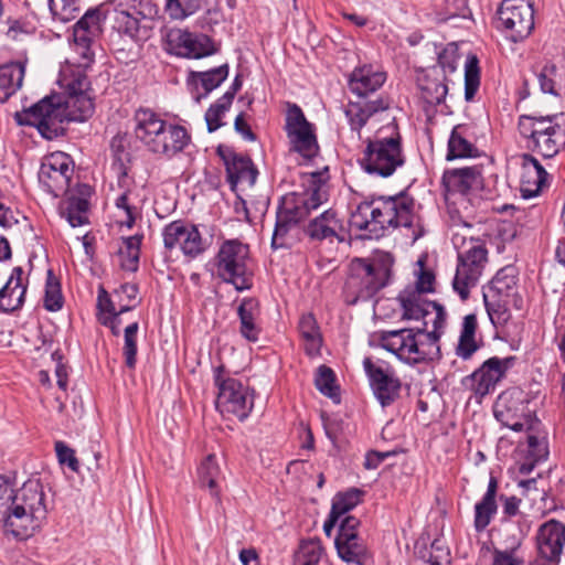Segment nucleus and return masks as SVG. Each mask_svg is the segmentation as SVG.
Returning a JSON list of instances; mask_svg holds the SVG:
<instances>
[{
	"label": "nucleus",
	"mask_w": 565,
	"mask_h": 565,
	"mask_svg": "<svg viewBox=\"0 0 565 565\" xmlns=\"http://www.w3.org/2000/svg\"><path fill=\"white\" fill-rule=\"evenodd\" d=\"M350 224L370 238L383 237L397 227L409 230L413 241L425 234L422 218L415 213V200L406 192L362 201L351 213Z\"/></svg>",
	"instance_id": "obj_1"
},
{
	"label": "nucleus",
	"mask_w": 565,
	"mask_h": 565,
	"mask_svg": "<svg viewBox=\"0 0 565 565\" xmlns=\"http://www.w3.org/2000/svg\"><path fill=\"white\" fill-rule=\"evenodd\" d=\"M46 515V495L39 479H30L15 490L8 478L0 476V524L7 533L28 539Z\"/></svg>",
	"instance_id": "obj_2"
},
{
	"label": "nucleus",
	"mask_w": 565,
	"mask_h": 565,
	"mask_svg": "<svg viewBox=\"0 0 565 565\" xmlns=\"http://www.w3.org/2000/svg\"><path fill=\"white\" fill-rule=\"evenodd\" d=\"M94 113L92 94L74 97L58 95L46 96L22 113L15 114L19 125L35 127L47 140L57 138L65 132L64 124L84 121Z\"/></svg>",
	"instance_id": "obj_3"
},
{
	"label": "nucleus",
	"mask_w": 565,
	"mask_h": 565,
	"mask_svg": "<svg viewBox=\"0 0 565 565\" xmlns=\"http://www.w3.org/2000/svg\"><path fill=\"white\" fill-rule=\"evenodd\" d=\"M327 180V172H312L308 178L306 190L286 194L281 199L271 238L274 248L282 247L285 245L284 236L290 227L305 221L312 211L329 200Z\"/></svg>",
	"instance_id": "obj_4"
},
{
	"label": "nucleus",
	"mask_w": 565,
	"mask_h": 565,
	"mask_svg": "<svg viewBox=\"0 0 565 565\" xmlns=\"http://www.w3.org/2000/svg\"><path fill=\"white\" fill-rule=\"evenodd\" d=\"M444 329L427 328L386 331L381 337L383 349L394 353L402 362L415 366L440 359L439 340Z\"/></svg>",
	"instance_id": "obj_5"
},
{
	"label": "nucleus",
	"mask_w": 565,
	"mask_h": 565,
	"mask_svg": "<svg viewBox=\"0 0 565 565\" xmlns=\"http://www.w3.org/2000/svg\"><path fill=\"white\" fill-rule=\"evenodd\" d=\"M518 131L526 150L542 156L544 159L554 158L565 148V115H520Z\"/></svg>",
	"instance_id": "obj_6"
},
{
	"label": "nucleus",
	"mask_w": 565,
	"mask_h": 565,
	"mask_svg": "<svg viewBox=\"0 0 565 565\" xmlns=\"http://www.w3.org/2000/svg\"><path fill=\"white\" fill-rule=\"evenodd\" d=\"M364 142L365 148L359 162L366 173L388 178L405 164L402 136L395 121L379 129L374 137Z\"/></svg>",
	"instance_id": "obj_7"
},
{
	"label": "nucleus",
	"mask_w": 565,
	"mask_h": 565,
	"mask_svg": "<svg viewBox=\"0 0 565 565\" xmlns=\"http://www.w3.org/2000/svg\"><path fill=\"white\" fill-rule=\"evenodd\" d=\"M457 248V268L452 279V288L462 301L470 296L471 288L476 287L488 262V249L480 238L455 235L452 238Z\"/></svg>",
	"instance_id": "obj_8"
},
{
	"label": "nucleus",
	"mask_w": 565,
	"mask_h": 565,
	"mask_svg": "<svg viewBox=\"0 0 565 565\" xmlns=\"http://www.w3.org/2000/svg\"><path fill=\"white\" fill-rule=\"evenodd\" d=\"M457 248V268L452 279V288L462 301L470 296L471 288L476 287L488 262V249L480 238L455 235L452 238Z\"/></svg>",
	"instance_id": "obj_9"
},
{
	"label": "nucleus",
	"mask_w": 565,
	"mask_h": 565,
	"mask_svg": "<svg viewBox=\"0 0 565 565\" xmlns=\"http://www.w3.org/2000/svg\"><path fill=\"white\" fill-rule=\"evenodd\" d=\"M392 265L388 257L372 260L356 258L352 263V274L347 286L356 299L369 300L388 285Z\"/></svg>",
	"instance_id": "obj_10"
},
{
	"label": "nucleus",
	"mask_w": 565,
	"mask_h": 565,
	"mask_svg": "<svg viewBox=\"0 0 565 565\" xmlns=\"http://www.w3.org/2000/svg\"><path fill=\"white\" fill-rule=\"evenodd\" d=\"M497 29L516 43L527 38L534 28V10L527 0H502L497 11Z\"/></svg>",
	"instance_id": "obj_11"
},
{
	"label": "nucleus",
	"mask_w": 565,
	"mask_h": 565,
	"mask_svg": "<svg viewBox=\"0 0 565 565\" xmlns=\"http://www.w3.org/2000/svg\"><path fill=\"white\" fill-rule=\"evenodd\" d=\"M363 369L370 387L382 407L391 406L401 395L402 381L395 370L383 360L364 358Z\"/></svg>",
	"instance_id": "obj_12"
},
{
	"label": "nucleus",
	"mask_w": 565,
	"mask_h": 565,
	"mask_svg": "<svg viewBox=\"0 0 565 565\" xmlns=\"http://www.w3.org/2000/svg\"><path fill=\"white\" fill-rule=\"evenodd\" d=\"M285 131L290 143V150L298 152L306 159L317 156L319 146L315 128L295 103H287Z\"/></svg>",
	"instance_id": "obj_13"
},
{
	"label": "nucleus",
	"mask_w": 565,
	"mask_h": 565,
	"mask_svg": "<svg viewBox=\"0 0 565 565\" xmlns=\"http://www.w3.org/2000/svg\"><path fill=\"white\" fill-rule=\"evenodd\" d=\"M246 258L247 246L238 239L225 241L217 253L216 267L220 277L233 284L237 290L247 289Z\"/></svg>",
	"instance_id": "obj_14"
},
{
	"label": "nucleus",
	"mask_w": 565,
	"mask_h": 565,
	"mask_svg": "<svg viewBox=\"0 0 565 565\" xmlns=\"http://www.w3.org/2000/svg\"><path fill=\"white\" fill-rule=\"evenodd\" d=\"M361 522L353 515L341 519L334 545L339 557L348 565H366L370 552L359 534Z\"/></svg>",
	"instance_id": "obj_15"
},
{
	"label": "nucleus",
	"mask_w": 565,
	"mask_h": 565,
	"mask_svg": "<svg viewBox=\"0 0 565 565\" xmlns=\"http://www.w3.org/2000/svg\"><path fill=\"white\" fill-rule=\"evenodd\" d=\"M73 173L74 166L71 157L56 151L44 158L39 171V181L46 192L57 198L67 192Z\"/></svg>",
	"instance_id": "obj_16"
},
{
	"label": "nucleus",
	"mask_w": 565,
	"mask_h": 565,
	"mask_svg": "<svg viewBox=\"0 0 565 565\" xmlns=\"http://www.w3.org/2000/svg\"><path fill=\"white\" fill-rule=\"evenodd\" d=\"M397 300L403 308L404 319H423V328H427L430 322L435 329L445 328L447 317L445 308L436 301L427 300L418 290H403Z\"/></svg>",
	"instance_id": "obj_17"
},
{
	"label": "nucleus",
	"mask_w": 565,
	"mask_h": 565,
	"mask_svg": "<svg viewBox=\"0 0 565 565\" xmlns=\"http://www.w3.org/2000/svg\"><path fill=\"white\" fill-rule=\"evenodd\" d=\"M514 356L500 359L492 356L484 361L482 365L462 379L461 384L465 388L473 392L480 398L494 391L497 384L504 377L505 372L513 366Z\"/></svg>",
	"instance_id": "obj_18"
},
{
	"label": "nucleus",
	"mask_w": 565,
	"mask_h": 565,
	"mask_svg": "<svg viewBox=\"0 0 565 565\" xmlns=\"http://www.w3.org/2000/svg\"><path fill=\"white\" fill-rule=\"evenodd\" d=\"M162 236L167 249L179 247L184 256L190 258H195L206 249L205 241L198 227L181 220L166 225Z\"/></svg>",
	"instance_id": "obj_19"
},
{
	"label": "nucleus",
	"mask_w": 565,
	"mask_h": 565,
	"mask_svg": "<svg viewBox=\"0 0 565 565\" xmlns=\"http://www.w3.org/2000/svg\"><path fill=\"white\" fill-rule=\"evenodd\" d=\"M539 565H558L565 546V524L555 519L540 525L536 536Z\"/></svg>",
	"instance_id": "obj_20"
},
{
	"label": "nucleus",
	"mask_w": 565,
	"mask_h": 565,
	"mask_svg": "<svg viewBox=\"0 0 565 565\" xmlns=\"http://www.w3.org/2000/svg\"><path fill=\"white\" fill-rule=\"evenodd\" d=\"M135 137L151 153L168 150L164 143V131L168 122L149 108H139L134 116Z\"/></svg>",
	"instance_id": "obj_21"
},
{
	"label": "nucleus",
	"mask_w": 565,
	"mask_h": 565,
	"mask_svg": "<svg viewBox=\"0 0 565 565\" xmlns=\"http://www.w3.org/2000/svg\"><path fill=\"white\" fill-rule=\"evenodd\" d=\"M215 383L218 386L215 402L217 411L228 420L237 419L239 423H243L247 417V390L241 381L233 377L221 381L217 375Z\"/></svg>",
	"instance_id": "obj_22"
},
{
	"label": "nucleus",
	"mask_w": 565,
	"mask_h": 565,
	"mask_svg": "<svg viewBox=\"0 0 565 565\" xmlns=\"http://www.w3.org/2000/svg\"><path fill=\"white\" fill-rule=\"evenodd\" d=\"M302 231L308 241L313 244L345 242L343 221L334 209H328L310 218Z\"/></svg>",
	"instance_id": "obj_23"
},
{
	"label": "nucleus",
	"mask_w": 565,
	"mask_h": 565,
	"mask_svg": "<svg viewBox=\"0 0 565 565\" xmlns=\"http://www.w3.org/2000/svg\"><path fill=\"white\" fill-rule=\"evenodd\" d=\"M217 154L223 160L226 171V181L231 190L236 194L234 209L237 213L244 214V220L247 221V201L238 193L237 186L241 181L247 177V158L235 151L230 146H218Z\"/></svg>",
	"instance_id": "obj_24"
},
{
	"label": "nucleus",
	"mask_w": 565,
	"mask_h": 565,
	"mask_svg": "<svg viewBox=\"0 0 565 565\" xmlns=\"http://www.w3.org/2000/svg\"><path fill=\"white\" fill-rule=\"evenodd\" d=\"M445 199L466 196L482 185V172L478 166L446 170L441 179Z\"/></svg>",
	"instance_id": "obj_25"
},
{
	"label": "nucleus",
	"mask_w": 565,
	"mask_h": 565,
	"mask_svg": "<svg viewBox=\"0 0 565 565\" xmlns=\"http://www.w3.org/2000/svg\"><path fill=\"white\" fill-rule=\"evenodd\" d=\"M168 42L177 55L188 58H201L215 52V46L209 36L182 30L171 31L168 34Z\"/></svg>",
	"instance_id": "obj_26"
},
{
	"label": "nucleus",
	"mask_w": 565,
	"mask_h": 565,
	"mask_svg": "<svg viewBox=\"0 0 565 565\" xmlns=\"http://www.w3.org/2000/svg\"><path fill=\"white\" fill-rule=\"evenodd\" d=\"M521 160V186L522 198L531 199L540 195L550 185V174L532 153L520 156Z\"/></svg>",
	"instance_id": "obj_27"
},
{
	"label": "nucleus",
	"mask_w": 565,
	"mask_h": 565,
	"mask_svg": "<svg viewBox=\"0 0 565 565\" xmlns=\"http://www.w3.org/2000/svg\"><path fill=\"white\" fill-rule=\"evenodd\" d=\"M391 99L387 96H377L375 99L362 98L359 102H350L344 110L351 130L360 132L369 119L380 111L390 108Z\"/></svg>",
	"instance_id": "obj_28"
},
{
	"label": "nucleus",
	"mask_w": 565,
	"mask_h": 565,
	"mask_svg": "<svg viewBox=\"0 0 565 565\" xmlns=\"http://www.w3.org/2000/svg\"><path fill=\"white\" fill-rule=\"evenodd\" d=\"M227 75V64H223L207 71L190 72L188 76V84L193 87L192 95L195 102L199 103L213 89L217 88L226 79Z\"/></svg>",
	"instance_id": "obj_29"
},
{
	"label": "nucleus",
	"mask_w": 565,
	"mask_h": 565,
	"mask_svg": "<svg viewBox=\"0 0 565 565\" xmlns=\"http://www.w3.org/2000/svg\"><path fill=\"white\" fill-rule=\"evenodd\" d=\"M386 81V74L376 71L372 65L355 67L349 77L350 90L361 98L376 92Z\"/></svg>",
	"instance_id": "obj_30"
},
{
	"label": "nucleus",
	"mask_w": 565,
	"mask_h": 565,
	"mask_svg": "<svg viewBox=\"0 0 565 565\" xmlns=\"http://www.w3.org/2000/svg\"><path fill=\"white\" fill-rule=\"evenodd\" d=\"M472 138L473 127L471 125H456L448 139L447 160L478 157V148Z\"/></svg>",
	"instance_id": "obj_31"
},
{
	"label": "nucleus",
	"mask_w": 565,
	"mask_h": 565,
	"mask_svg": "<svg viewBox=\"0 0 565 565\" xmlns=\"http://www.w3.org/2000/svg\"><path fill=\"white\" fill-rule=\"evenodd\" d=\"M420 97L430 105L441 104L448 93L447 76L441 75L437 67L429 68L417 79Z\"/></svg>",
	"instance_id": "obj_32"
},
{
	"label": "nucleus",
	"mask_w": 565,
	"mask_h": 565,
	"mask_svg": "<svg viewBox=\"0 0 565 565\" xmlns=\"http://www.w3.org/2000/svg\"><path fill=\"white\" fill-rule=\"evenodd\" d=\"M497 492L498 480L491 476L486 493L475 505L473 527L477 533L483 532L497 514Z\"/></svg>",
	"instance_id": "obj_33"
},
{
	"label": "nucleus",
	"mask_w": 565,
	"mask_h": 565,
	"mask_svg": "<svg viewBox=\"0 0 565 565\" xmlns=\"http://www.w3.org/2000/svg\"><path fill=\"white\" fill-rule=\"evenodd\" d=\"M21 267H14L6 285L0 289V311L20 309L24 302L26 288L22 285Z\"/></svg>",
	"instance_id": "obj_34"
},
{
	"label": "nucleus",
	"mask_w": 565,
	"mask_h": 565,
	"mask_svg": "<svg viewBox=\"0 0 565 565\" xmlns=\"http://www.w3.org/2000/svg\"><path fill=\"white\" fill-rule=\"evenodd\" d=\"M114 21V28L134 41H146L150 38L153 28L128 9L116 11Z\"/></svg>",
	"instance_id": "obj_35"
},
{
	"label": "nucleus",
	"mask_w": 565,
	"mask_h": 565,
	"mask_svg": "<svg viewBox=\"0 0 565 565\" xmlns=\"http://www.w3.org/2000/svg\"><path fill=\"white\" fill-rule=\"evenodd\" d=\"M516 281L518 269L512 265L505 266L483 287L482 296L493 294L498 298L511 300L516 295Z\"/></svg>",
	"instance_id": "obj_36"
},
{
	"label": "nucleus",
	"mask_w": 565,
	"mask_h": 565,
	"mask_svg": "<svg viewBox=\"0 0 565 565\" xmlns=\"http://www.w3.org/2000/svg\"><path fill=\"white\" fill-rule=\"evenodd\" d=\"M530 532V525L524 521L520 525V535H512L511 542L504 548L494 547L492 552V565H524V561L518 555L522 541Z\"/></svg>",
	"instance_id": "obj_37"
},
{
	"label": "nucleus",
	"mask_w": 565,
	"mask_h": 565,
	"mask_svg": "<svg viewBox=\"0 0 565 565\" xmlns=\"http://www.w3.org/2000/svg\"><path fill=\"white\" fill-rule=\"evenodd\" d=\"M25 68L20 62H11L0 67V102L3 103L22 85Z\"/></svg>",
	"instance_id": "obj_38"
},
{
	"label": "nucleus",
	"mask_w": 565,
	"mask_h": 565,
	"mask_svg": "<svg viewBox=\"0 0 565 565\" xmlns=\"http://www.w3.org/2000/svg\"><path fill=\"white\" fill-rule=\"evenodd\" d=\"M190 142L191 135L183 126L168 124L164 131V143H167L169 149H160V151H157L156 154L173 158L178 153L182 152L190 145Z\"/></svg>",
	"instance_id": "obj_39"
},
{
	"label": "nucleus",
	"mask_w": 565,
	"mask_h": 565,
	"mask_svg": "<svg viewBox=\"0 0 565 565\" xmlns=\"http://www.w3.org/2000/svg\"><path fill=\"white\" fill-rule=\"evenodd\" d=\"M198 472L201 486L207 487L212 495H217L218 483L222 479V471L216 461L215 455H207L200 465Z\"/></svg>",
	"instance_id": "obj_40"
},
{
	"label": "nucleus",
	"mask_w": 565,
	"mask_h": 565,
	"mask_svg": "<svg viewBox=\"0 0 565 565\" xmlns=\"http://www.w3.org/2000/svg\"><path fill=\"white\" fill-rule=\"evenodd\" d=\"M88 207L89 203L87 199L72 195L65 202V206L62 209V215L72 227L81 226L87 223Z\"/></svg>",
	"instance_id": "obj_41"
},
{
	"label": "nucleus",
	"mask_w": 565,
	"mask_h": 565,
	"mask_svg": "<svg viewBox=\"0 0 565 565\" xmlns=\"http://www.w3.org/2000/svg\"><path fill=\"white\" fill-rule=\"evenodd\" d=\"M510 301L509 299L498 298L493 294L483 295L487 313L494 327H502L510 320Z\"/></svg>",
	"instance_id": "obj_42"
},
{
	"label": "nucleus",
	"mask_w": 565,
	"mask_h": 565,
	"mask_svg": "<svg viewBox=\"0 0 565 565\" xmlns=\"http://www.w3.org/2000/svg\"><path fill=\"white\" fill-rule=\"evenodd\" d=\"M141 236L134 235L124 239L119 249L120 267L127 271H137L139 266Z\"/></svg>",
	"instance_id": "obj_43"
},
{
	"label": "nucleus",
	"mask_w": 565,
	"mask_h": 565,
	"mask_svg": "<svg viewBox=\"0 0 565 565\" xmlns=\"http://www.w3.org/2000/svg\"><path fill=\"white\" fill-rule=\"evenodd\" d=\"M335 374L333 370L327 365H320L317 370L315 385L317 390L332 401L340 402L339 386L335 384Z\"/></svg>",
	"instance_id": "obj_44"
},
{
	"label": "nucleus",
	"mask_w": 565,
	"mask_h": 565,
	"mask_svg": "<svg viewBox=\"0 0 565 565\" xmlns=\"http://www.w3.org/2000/svg\"><path fill=\"white\" fill-rule=\"evenodd\" d=\"M61 82L65 88V97L92 94L90 82L85 74V68L78 67L76 71H72L70 75L64 74Z\"/></svg>",
	"instance_id": "obj_45"
},
{
	"label": "nucleus",
	"mask_w": 565,
	"mask_h": 565,
	"mask_svg": "<svg viewBox=\"0 0 565 565\" xmlns=\"http://www.w3.org/2000/svg\"><path fill=\"white\" fill-rule=\"evenodd\" d=\"M480 86V67L479 60L476 55L470 54L465 62V99L470 102L473 99Z\"/></svg>",
	"instance_id": "obj_46"
},
{
	"label": "nucleus",
	"mask_w": 565,
	"mask_h": 565,
	"mask_svg": "<svg viewBox=\"0 0 565 565\" xmlns=\"http://www.w3.org/2000/svg\"><path fill=\"white\" fill-rule=\"evenodd\" d=\"M323 553L324 550L320 540L302 541L296 554V565H318Z\"/></svg>",
	"instance_id": "obj_47"
},
{
	"label": "nucleus",
	"mask_w": 565,
	"mask_h": 565,
	"mask_svg": "<svg viewBox=\"0 0 565 565\" xmlns=\"http://www.w3.org/2000/svg\"><path fill=\"white\" fill-rule=\"evenodd\" d=\"M459 58L460 54L458 44L455 42L448 43L437 51L438 66L436 67L441 75L447 76V74L456 72Z\"/></svg>",
	"instance_id": "obj_48"
},
{
	"label": "nucleus",
	"mask_w": 565,
	"mask_h": 565,
	"mask_svg": "<svg viewBox=\"0 0 565 565\" xmlns=\"http://www.w3.org/2000/svg\"><path fill=\"white\" fill-rule=\"evenodd\" d=\"M494 416L502 425L514 431H522L526 424V422L516 416L512 407L505 403L504 396H500L497 402L494 406Z\"/></svg>",
	"instance_id": "obj_49"
},
{
	"label": "nucleus",
	"mask_w": 565,
	"mask_h": 565,
	"mask_svg": "<svg viewBox=\"0 0 565 565\" xmlns=\"http://www.w3.org/2000/svg\"><path fill=\"white\" fill-rule=\"evenodd\" d=\"M362 493L363 492L356 488L337 493L332 499L331 510L334 514L342 518L361 502Z\"/></svg>",
	"instance_id": "obj_50"
},
{
	"label": "nucleus",
	"mask_w": 565,
	"mask_h": 565,
	"mask_svg": "<svg viewBox=\"0 0 565 565\" xmlns=\"http://www.w3.org/2000/svg\"><path fill=\"white\" fill-rule=\"evenodd\" d=\"M298 329L301 337L307 341L308 347H310L307 348L308 351L319 349L321 343V335L316 318L312 313L301 316L298 323Z\"/></svg>",
	"instance_id": "obj_51"
},
{
	"label": "nucleus",
	"mask_w": 565,
	"mask_h": 565,
	"mask_svg": "<svg viewBox=\"0 0 565 565\" xmlns=\"http://www.w3.org/2000/svg\"><path fill=\"white\" fill-rule=\"evenodd\" d=\"M536 78L540 85L541 90L544 94H551L553 96H558V68L553 63L544 64L541 70L536 73Z\"/></svg>",
	"instance_id": "obj_52"
},
{
	"label": "nucleus",
	"mask_w": 565,
	"mask_h": 565,
	"mask_svg": "<svg viewBox=\"0 0 565 565\" xmlns=\"http://www.w3.org/2000/svg\"><path fill=\"white\" fill-rule=\"evenodd\" d=\"M231 106V94H224L221 98H218L205 113V121L207 126V130L213 132L222 127L223 122L221 121L225 111Z\"/></svg>",
	"instance_id": "obj_53"
},
{
	"label": "nucleus",
	"mask_w": 565,
	"mask_h": 565,
	"mask_svg": "<svg viewBox=\"0 0 565 565\" xmlns=\"http://www.w3.org/2000/svg\"><path fill=\"white\" fill-rule=\"evenodd\" d=\"M63 307V296L58 280L54 277L53 271H47L44 308L49 311H57Z\"/></svg>",
	"instance_id": "obj_54"
},
{
	"label": "nucleus",
	"mask_w": 565,
	"mask_h": 565,
	"mask_svg": "<svg viewBox=\"0 0 565 565\" xmlns=\"http://www.w3.org/2000/svg\"><path fill=\"white\" fill-rule=\"evenodd\" d=\"M200 6V0H167L166 10L170 18L182 20L195 13Z\"/></svg>",
	"instance_id": "obj_55"
},
{
	"label": "nucleus",
	"mask_w": 565,
	"mask_h": 565,
	"mask_svg": "<svg viewBox=\"0 0 565 565\" xmlns=\"http://www.w3.org/2000/svg\"><path fill=\"white\" fill-rule=\"evenodd\" d=\"M139 329L138 322H132L125 328V344H124V356L125 363L129 369H134L136 365L137 356V332Z\"/></svg>",
	"instance_id": "obj_56"
},
{
	"label": "nucleus",
	"mask_w": 565,
	"mask_h": 565,
	"mask_svg": "<svg viewBox=\"0 0 565 565\" xmlns=\"http://www.w3.org/2000/svg\"><path fill=\"white\" fill-rule=\"evenodd\" d=\"M529 459L534 461L545 460L548 456L547 440L544 435L527 434Z\"/></svg>",
	"instance_id": "obj_57"
},
{
	"label": "nucleus",
	"mask_w": 565,
	"mask_h": 565,
	"mask_svg": "<svg viewBox=\"0 0 565 565\" xmlns=\"http://www.w3.org/2000/svg\"><path fill=\"white\" fill-rule=\"evenodd\" d=\"M500 499L503 502L502 513L504 515V520L511 519L514 516H519L520 518L518 521L519 530H520V525H522L524 523V521L527 522L529 525L531 526V522L527 520V516L525 514L521 513L519 510L520 504H521L520 498H518L515 495H511V497L501 495ZM516 535H520V532Z\"/></svg>",
	"instance_id": "obj_58"
},
{
	"label": "nucleus",
	"mask_w": 565,
	"mask_h": 565,
	"mask_svg": "<svg viewBox=\"0 0 565 565\" xmlns=\"http://www.w3.org/2000/svg\"><path fill=\"white\" fill-rule=\"evenodd\" d=\"M128 10L149 25H153V19L158 13V8L152 0H138V2L130 6Z\"/></svg>",
	"instance_id": "obj_59"
},
{
	"label": "nucleus",
	"mask_w": 565,
	"mask_h": 565,
	"mask_svg": "<svg viewBox=\"0 0 565 565\" xmlns=\"http://www.w3.org/2000/svg\"><path fill=\"white\" fill-rule=\"evenodd\" d=\"M110 147L114 152L113 170L118 175L119 185L122 186V183L128 175L127 167L122 159V154L125 153L124 146L121 145V140L117 141L116 139H113Z\"/></svg>",
	"instance_id": "obj_60"
},
{
	"label": "nucleus",
	"mask_w": 565,
	"mask_h": 565,
	"mask_svg": "<svg viewBox=\"0 0 565 565\" xmlns=\"http://www.w3.org/2000/svg\"><path fill=\"white\" fill-rule=\"evenodd\" d=\"M55 452L61 465H66L74 472L78 471L79 463L75 457V451L65 443L61 440L55 441Z\"/></svg>",
	"instance_id": "obj_61"
},
{
	"label": "nucleus",
	"mask_w": 565,
	"mask_h": 565,
	"mask_svg": "<svg viewBox=\"0 0 565 565\" xmlns=\"http://www.w3.org/2000/svg\"><path fill=\"white\" fill-rule=\"evenodd\" d=\"M138 286L135 284H122L114 290L113 297L117 300L118 308L121 305H137Z\"/></svg>",
	"instance_id": "obj_62"
},
{
	"label": "nucleus",
	"mask_w": 565,
	"mask_h": 565,
	"mask_svg": "<svg viewBox=\"0 0 565 565\" xmlns=\"http://www.w3.org/2000/svg\"><path fill=\"white\" fill-rule=\"evenodd\" d=\"M75 26L96 35L100 29V11L98 9L87 10L86 13L76 22Z\"/></svg>",
	"instance_id": "obj_63"
},
{
	"label": "nucleus",
	"mask_w": 565,
	"mask_h": 565,
	"mask_svg": "<svg viewBox=\"0 0 565 565\" xmlns=\"http://www.w3.org/2000/svg\"><path fill=\"white\" fill-rule=\"evenodd\" d=\"M134 308H135V305H128V303L121 305L120 308H118V312L113 313V315L100 316L99 321L104 326L109 327L111 330V333L117 337L120 334V324H121L120 316L124 312L132 310Z\"/></svg>",
	"instance_id": "obj_64"
}]
</instances>
